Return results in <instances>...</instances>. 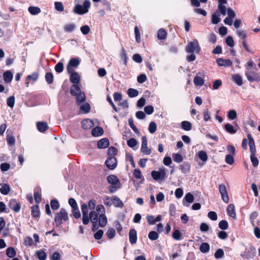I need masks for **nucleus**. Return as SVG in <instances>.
I'll return each instance as SVG.
<instances>
[{
  "mask_svg": "<svg viewBox=\"0 0 260 260\" xmlns=\"http://www.w3.org/2000/svg\"><path fill=\"white\" fill-rule=\"evenodd\" d=\"M70 74V79L74 84L70 88L71 94L76 97V102L78 104L83 103L86 99L85 93L82 92L78 85L80 81V76L78 73L73 71L68 72Z\"/></svg>",
  "mask_w": 260,
  "mask_h": 260,
  "instance_id": "f257e3e1",
  "label": "nucleus"
},
{
  "mask_svg": "<svg viewBox=\"0 0 260 260\" xmlns=\"http://www.w3.org/2000/svg\"><path fill=\"white\" fill-rule=\"evenodd\" d=\"M90 7V2L89 0H85L83 5L77 4L74 8L73 12L78 15H83L88 12Z\"/></svg>",
  "mask_w": 260,
  "mask_h": 260,
  "instance_id": "f03ea898",
  "label": "nucleus"
},
{
  "mask_svg": "<svg viewBox=\"0 0 260 260\" xmlns=\"http://www.w3.org/2000/svg\"><path fill=\"white\" fill-rule=\"evenodd\" d=\"M167 173L168 171L165 168H161L158 171H153L151 176L155 181H164L167 178Z\"/></svg>",
  "mask_w": 260,
  "mask_h": 260,
  "instance_id": "7ed1b4c3",
  "label": "nucleus"
},
{
  "mask_svg": "<svg viewBox=\"0 0 260 260\" xmlns=\"http://www.w3.org/2000/svg\"><path fill=\"white\" fill-rule=\"evenodd\" d=\"M68 219V214L65 209L61 208L55 217L54 221L57 226L61 225L62 221H67Z\"/></svg>",
  "mask_w": 260,
  "mask_h": 260,
  "instance_id": "20e7f679",
  "label": "nucleus"
},
{
  "mask_svg": "<svg viewBox=\"0 0 260 260\" xmlns=\"http://www.w3.org/2000/svg\"><path fill=\"white\" fill-rule=\"evenodd\" d=\"M200 47L199 43L196 39H194L192 41L189 42L186 47V51L187 53H198L200 51Z\"/></svg>",
  "mask_w": 260,
  "mask_h": 260,
  "instance_id": "39448f33",
  "label": "nucleus"
},
{
  "mask_svg": "<svg viewBox=\"0 0 260 260\" xmlns=\"http://www.w3.org/2000/svg\"><path fill=\"white\" fill-rule=\"evenodd\" d=\"M219 191L221 194L223 202L228 203L229 202V197L226 186L223 184L219 185Z\"/></svg>",
  "mask_w": 260,
  "mask_h": 260,
  "instance_id": "423d86ee",
  "label": "nucleus"
},
{
  "mask_svg": "<svg viewBox=\"0 0 260 260\" xmlns=\"http://www.w3.org/2000/svg\"><path fill=\"white\" fill-rule=\"evenodd\" d=\"M81 211L82 213V221L83 223L85 225L89 223V217H88V208L87 204H83L81 205Z\"/></svg>",
  "mask_w": 260,
  "mask_h": 260,
  "instance_id": "0eeeda50",
  "label": "nucleus"
},
{
  "mask_svg": "<svg viewBox=\"0 0 260 260\" xmlns=\"http://www.w3.org/2000/svg\"><path fill=\"white\" fill-rule=\"evenodd\" d=\"M80 63V61L77 58H72L70 60L67 66V70L68 72H72L75 71V68H77Z\"/></svg>",
  "mask_w": 260,
  "mask_h": 260,
  "instance_id": "6e6552de",
  "label": "nucleus"
},
{
  "mask_svg": "<svg viewBox=\"0 0 260 260\" xmlns=\"http://www.w3.org/2000/svg\"><path fill=\"white\" fill-rule=\"evenodd\" d=\"M141 151L145 155H150L151 154V151L147 146V140L146 136H143L142 138Z\"/></svg>",
  "mask_w": 260,
  "mask_h": 260,
  "instance_id": "1a4fd4ad",
  "label": "nucleus"
},
{
  "mask_svg": "<svg viewBox=\"0 0 260 260\" xmlns=\"http://www.w3.org/2000/svg\"><path fill=\"white\" fill-rule=\"evenodd\" d=\"M107 167L110 170H113L117 166V160L114 156H110L105 162Z\"/></svg>",
  "mask_w": 260,
  "mask_h": 260,
  "instance_id": "9d476101",
  "label": "nucleus"
},
{
  "mask_svg": "<svg viewBox=\"0 0 260 260\" xmlns=\"http://www.w3.org/2000/svg\"><path fill=\"white\" fill-rule=\"evenodd\" d=\"M216 62L219 66L229 67L232 65V61L230 59L219 58L216 59Z\"/></svg>",
  "mask_w": 260,
  "mask_h": 260,
  "instance_id": "9b49d317",
  "label": "nucleus"
},
{
  "mask_svg": "<svg viewBox=\"0 0 260 260\" xmlns=\"http://www.w3.org/2000/svg\"><path fill=\"white\" fill-rule=\"evenodd\" d=\"M129 240L132 244L136 243L137 241V233L135 229H131L129 231Z\"/></svg>",
  "mask_w": 260,
  "mask_h": 260,
  "instance_id": "f8f14e48",
  "label": "nucleus"
},
{
  "mask_svg": "<svg viewBox=\"0 0 260 260\" xmlns=\"http://www.w3.org/2000/svg\"><path fill=\"white\" fill-rule=\"evenodd\" d=\"M247 138L249 140V146L250 147L251 154H255L256 152V149L254 140L250 134H247Z\"/></svg>",
  "mask_w": 260,
  "mask_h": 260,
  "instance_id": "ddd939ff",
  "label": "nucleus"
},
{
  "mask_svg": "<svg viewBox=\"0 0 260 260\" xmlns=\"http://www.w3.org/2000/svg\"><path fill=\"white\" fill-rule=\"evenodd\" d=\"M97 145L98 147L100 149L106 148L109 145V140L106 138L102 139L98 141Z\"/></svg>",
  "mask_w": 260,
  "mask_h": 260,
  "instance_id": "4468645a",
  "label": "nucleus"
},
{
  "mask_svg": "<svg viewBox=\"0 0 260 260\" xmlns=\"http://www.w3.org/2000/svg\"><path fill=\"white\" fill-rule=\"evenodd\" d=\"M98 220L99 224L101 227L103 228L106 225L107 223V218L105 214H100Z\"/></svg>",
  "mask_w": 260,
  "mask_h": 260,
  "instance_id": "2eb2a0df",
  "label": "nucleus"
},
{
  "mask_svg": "<svg viewBox=\"0 0 260 260\" xmlns=\"http://www.w3.org/2000/svg\"><path fill=\"white\" fill-rule=\"evenodd\" d=\"M89 220L92 223H97L98 220V215L96 211H91L88 215Z\"/></svg>",
  "mask_w": 260,
  "mask_h": 260,
  "instance_id": "dca6fc26",
  "label": "nucleus"
},
{
  "mask_svg": "<svg viewBox=\"0 0 260 260\" xmlns=\"http://www.w3.org/2000/svg\"><path fill=\"white\" fill-rule=\"evenodd\" d=\"M227 213L228 215L234 219L236 218V214L235 210V207L233 204H230L227 208Z\"/></svg>",
  "mask_w": 260,
  "mask_h": 260,
  "instance_id": "f3484780",
  "label": "nucleus"
},
{
  "mask_svg": "<svg viewBox=\"0 0 260 260\" xmlns=\"http://www.w3.org/2000/svg\"><path fill=\"white\" fill-rule=\"evenodd\" d=\"M103 129L101 127L96 126L92 129L91 134L94 137H99L103 135Z\"/></svg>",
  "mask_w": 260,
  "mask_h": 260,
  "instance_id": "a211bd4d",
  "label": "nucleus"
},
{
  "mask_svg": "<svg viewBox=\"0 0 260 260\" xmlns=\"http://www.w3.org/2000/svg\"><path fill=\"white\" fill-rule=\"evenodd\" d=\"M82 126L84 129H89L93 126V123L90 119H84L82 121Z\"/></svg>",
  "mask_w": 260,
  "mask_h": 260,
  "instance_id": "6ab92c4d",
  "label": "nucleus"
},
{
  "mask_svg": "<svg viewBox=\"0 0 260 260\" xmlns=\"http://www.w3.org/2000/svg\"><path fill=\"white\" fill-rule=\"evenodd\" d=\"M37 126L38 131L40 132H44L48 128L47 123L42 121L38 122L37 124Z\"/></svg>",
  "mask_w": 260,
  "mask_h": 260,
  "instance_id": "aec40b11",
  "label": "nucleus"
},
{
  "mask_svg": "<svg viewBox=\"0 0 260 260\" xmlns=\"http://www.w3.org/2000/svg\"><path fill=\"white\" fill-rule=\"evenodd\" d=\"M220 14L219 11L216 10L212 15V23L215 24H217L220 21Z\"/></svg>",
  "mask_w": 260,
  "mask_h": 260,
  "instance_id": "412c9836",
  "label": "nucleus"
},
{
  "mask_svg": "<svg viewBox=\"0 0 260 260\" xmlns=\"http://www.w3.org/2000/svg\"><path fill=\"white\" fill-rule=\"evenodd\" d=\"M127 145L134 150L138 149V142L135 138H131L127 141Z\"/></svg>",
  "mask_w": 260,
  "mask_h": 260,
  "instance_id": "4be33fe9",
  "label": "nucleus"
},
{
  "mask_svg": "<svg viewBox=\"0 0 260 260\" xmlns=\"http://www.w3.org/2000/svg\"><path fill=\"white\" fill-rule=\"evenodd\" d=\"M112 205L116 207L122 208L123 207V203L122 201L117 197H113Z\"/></svg>",
  "mask_w": 260,
  "mask_h": 260,
  "instance_id": "5701e85b",
  "label": "nucleus"
},
{
  "mask_svg": "<svg viewBox=\"0 0 260 260\" xmlns=\"http://www.w3.org/2000/svg\"><path fill=\"white\" fill-rule=\"evenodd\" d=\"M4 79L5 82L10 83L12 81L13 76L10 71H7L3 74Z\"/></svg>",
  "mask_w": 260,
  "mask_h": 260,
  "instance_id": "b1692460",
  "label": "nucleus"
},
{
  "mask_svg": "<svg viewBox=\"0 0 260 260\" xmlns=\"http://www.w3.org/2000/svg\"><path fill=\"white\" fill-rule=\"evenodd\" d=\"M28 11L32 15H36L41 13V9L38 7L30 6L28 8Z\"/></svg>",
  "mask_w": 260,
  "mask_h": 260,
  "instance_id": "393cba45",
  "label": "nucleus"
},
{
  "mask_svg": "<svg viewBox=\"0 0 260 260\" xmlns=\"http://www.w3.org/2000/svg\"><path fill=\"white\" fill-rule=\"evenodd\" d=\"M76 28V25L73 23H69L64 25L63 27L64 30L67 32L73 31Z\"/></svg>",
  "mask_w": 260,
  "mask_h": 260,
  "instance_id": "a878e982",
  "label": "nucleus"
},
{
  "mask_svg": "<svg viewBox=\"0 0 260 260\" xmlns=\"http://www.w3.org/2000/svg\"><path fill=\"white\" fill-rule=\"evenodd\" d=\"M190 166L188 162H184L179 166V169L182 173L184 174L187 173L190 171Z\"/></svg>",
  "mask_w": 260,
  "mask_h": 260,
  "instance_id": "bb28decb",
  "label": "nucleus"
},
{
  "mask_svg": "<svg viewBox=\"0 0 260 260\" xmlns=\"http://www.w3.org/2000/svg\"><path fill=\"white\" fill-rule=\"evenodd\" d=\"M233 81L238 86H241L243 84V79L239 74H234L232 76Z\"/></svg>",
  "mask_w": 260,
  "mask_h": 260,
  "instance_id": "cd10ccee",
  "label": "nucleus"
},
{
  "mask_svg": "<svg viewBox=\"0 0 260 260\" xmlns=\"http://www.w3.org/2000/svg\"><path fill=\"white\" fill-rule=\"evenodd\" d=\"M108 182L112 185H117L119 183L118 178L114 175H109L107 177Z\"/></svg>",
  "mask_w": 260,
  "mask_h": 260,
  "instance_id": "c85d7f7f",
  "label": "nucleus"
},
{
  "mask_svg": "<svg viewBox=\"0 0 260 260\" xmlns=\"http://www.w3.org/2000/svg\"><path fill=\"white\" fill-rule=\"evenodd\" d=\"M167 36V31L163 28H160L158 30L157 38L158 40H165Z\"/></svg>",
  "mask_w": 260,
  "mask_h": 260,
  "instance_id": "c756f323",
  "label": "nucleus"
},
{
  "mask_svg": "<svg viewBox=\"0 0 260 260\" xmlns=\"http://www.w3.org/2000/svg\"><path fill=\"white\" fill-rule=\"evenodd\" d=\"M36 255L39 260H46L47 258V254L43 250H37L36 252Z\"/></svg>",
  "mask_w": 260,
  "mask_h": 260,
  "instance_id": "7c9ffc66",
  "label": "nucleus"
},
{
  "mask_svg": "<svg viewBox=\"0 0 260 260\" xmlns=\"http://www.w3.org/2000/svg\"><path fill=\"white\" fill-rule=\"evenodd\" d=\"M193 82L195 85L202 86L204 83V80L202 77L196 76L194 78Z\"/></svg>",
  "mask_w": 260,
  "mask_h": 260,
  "instance_id": "2f4dec72",
  "label": "nucleus"
},
{
  "mask_svg": "<svg viewBox=\"0 0 260 260\" xmlns=\"http://www.w3.org/2000/svg\"><path fill=\"white\" fill-rule=\"evenodd\" d=\"M31 215L35 218H37L39 216L40 210H39V206L38 205H36V206L32 207Z\"/></svg>",
  "mask_w": 260,
  "mask_h": 260,
  "instance_id": "473e14b6",
  "label": "nucleus"
},
{
  "mask_svg": "<svg viewBox=\"0 0 260 260\" xmlns=\"http://www.w3.org/2000/svg\"><path fill=\"white\" fill-rule=\"evenodd\" d=\"M198 156L203 161H206L208 160V155L205 151L201 150L198 153Z\"/></svg>",
  "mask_w": 260,
  "mask_h": 260,
  "instance_id": "72a5a7b5",
  "label": "nucleus"
},
{
  "mask_svg": "<svg viewBox=\"0 0 260 260\" xmlns=\"http://www.w3.org/2000/svg\"><path fill=\"white\" fill-rule=\"evenodd\" d=\"M210 246L207 243L204 242L201 244L200 247V250L203 253H207L209 251Z\"/></svg>",
  "mask_w": 260,
  "mask_h": 260,
  "instance_id": "f704fd0d",
  "label": "nucleus"
},
{
  "mask_svg": "<svg viewBox=\"0 0 260 260\" xmlns=\"http://www.w3.org/2000/svg\"><path fill=\"white\" fill-rule=\"evenodd\" d=\"M6 254L8 257L13 258L16 255V253L13 247H10L7 249Z\"/></svg>",
  "mask_w": 260,
  "mask_h": 260,
  "instance_id": "c9c22d12",
  "label": "nucleus"
},
{
  "mask_svg": "<svg viewBox=\"0 0 260 260\" xmlns=\"http://www.w3.org/2000/svg\"><path fill=\"white\" fill-rule=\"evenodd\" d=\"M181 128L185 131H190L191 128V123L187 121H183L181 123Z\"/></svg>",
  "mask_w": 260,
  "mask_h": 260,
  "instance_id": "e433bc0d",
  "label": "nucleus"
},
{
  "mask_svg": "<svg viewBox=\"0 0 260 260\" xmlns=\"http://www.w3.org/2000/svg\"><path fill=\"white\" fill-rule=\"evenodd\" d=\"M225 130L231 134H234L237 132V130L230 123H227L224 126Z\"/></svg>",
  "mask_w": 260,
  "mask_h": 260,
  "instance_id": "4c0bfd02",
  "label": "nucleus"
},
{
  "mask_svg": "<svg viewBox=\"0 0 260 260\" xmlns=\"http://www.w3.org/2000/svg\"><path fill=\"white\" fill-rule=\"evenodd\" d=\"M10 188L9 185L6 184L3 185L0 188L1 192L4 195L8 194V193L10 191Z\"/></svg>",
  "mask_w": 260,
  "mask_h": 260,
  "instance_id": "58836bf2",
  "label": "nucleus"
},
{
  "mask_svg": "<svg viewBox=\"0 0 260 260\" xmlns=\"http://www.w3.org/2000/svg\"><path fill=\"white\" fill-rule=\"evenodd\" d=\"M138 91L134 88H129L127 90V94L130 98H134L138 95Z\"/></svg>",
  "mask_w": 260,
  "mask_h": 260,
  "instance_id": "ea45409f",
  "label": "nucleus"
},
{
  "mask_svg": "<svg viewBox=\"0 0 260 260\" xmlns=\"http://www.w3.org/2000/svg\"><path fill=\"white\" fill-rule=\"evenodd\" d=\"M173 158L174 161L177 163H180L183 161V157L181 154L179 153H173Z\"/></svg>",
  "mask_w": 260,
  "mask_h": 260,
  "instance_id": "a19ab883",
  "label": "nucleus"
},
{
  "mask_svg": "<svg viewBox=\"0 0 260 260\" xmlns=\"http://www.w3.org/2000/svg\"><path fill=\"white\" fill-rule=\"evenodd\" d=\"M158 233L155 231H151L149 233L148 237L149 239L151 240H156L158 238Z\"/></svg>",
  "mask_w": 260,
  "mask_h": 260,
  "instance_id": "79ce46f5",
  "label": "nucleus"
},
{
  "mask_svg": "<svg viewBox=\"0 0 260 260\" xmlns=\"http://www.w3.org/2000/svg\"><path fill=\"white\" fill-rule=\"evenodd\" d=\"M80 110L85 113H88L90 110V106L89 104L87 103L84 104L80 107Z\"/></svg>",
  "mask_w": 260,
  "mask_h": 260,
  "instance_id": "37998d69",
  "label": "nucleus"
},
{
  "mask_svg": "<svg viewBox=\"0 0 260 260\" xmlns=\"http://www.w3.org/2000/svg\"><path fill=\"white\" fill-rule=\"evenodd\" d=\"M121 58L123 60L124 63L126 65L127 63L128 57L126 55V51L124 49L122 48L120 54Z\"/></svg>",
  "mask_w": 260,
  "mask_h": 260,
  "instance_id": "c03bdc74",
  "label": "nucleus"
},
{
  "mask_svg": "<svg viewBox=\"0 0 260 260\" xmlns=\"http://www.w3.org/2000/svg\"><path fill=\"white\" fill-rule=\"evenodd\" d=\"M50 205L53 210H57L60 206L58 201L56 199L52 200L51 201Z\"/></svg>",
  "mask_w": 260,
  "mask_h": 260,
  "instance_id": "a18cd8bd",
  "label": "nucleus"
},
{
  "mask_svg": "<svg viewBox=\"0 0 260 260\" xmlns=\"http://www.w3.org/2000/svg\"><path fill=\"white\" fill-rule=\"evenodd\" d=\"M7 104L11 108L14 107L15 104V98L14 96H11L7 99Z\"/></svg>",
  "mask_w": 260,
  "mask_h": 260,
  "instance_id": "49530a36",
  "label": "nucleus"
},
{
  "mask_svg": "<svg viewBox=\"0 0 260 260\" xmlns=\"http://www.w3.org/2000/svg\"><path fill=\"white\" fill-rule=\"evenodd\" d=\"M225 161L230 165H233L234 162L233 155L227 154L225 156Z\"/></svg>",
  "mask_w": 260,
  "mask_h": 260,
  "instance_id": "de8ad7c7",
  "label": "nucleus"
},
{
  "mask_svg": "<svg viewBox=\"0 0 260 260\" xmlns=\"http://www.w3.org/2000/svg\"><path fill=\"white\" fill-rule=\"evenodd\" d=\"M106 235L109 239H113L115 236V235H116V232H115V230L112 228H110L108 230V231L106 233Z\"/></svg>",
  "mask_w": 260,
  "mask_h": 260,
  "instance_id": "09e8293b",
  "label": "nucleus"
},
{
  "mask_svg": "<svg viewBox=\"0 0 260 260\" xmlns=\"http://www.w3.org/2000/svg\"><path fill=\"white\" fill-rule=\"evenodd\" d=\"M218 226L220 229L225 230L228 228L229 224L226 220H223L219 222Z\"/></svg>",
  "mask_w": 260,
  "mask_h": 260,
  "instance_id": "8fccbe9b",
  "label": "nucleus"
},
{
  "mask_svg": "<svg viewBox=\"0 0 260 260\" xmlns=\"http://www.w3.org/2000/svg\"><path fill=\"white\" fill-rule=\"evenodd\" d=\"M228 118L231 120H234L237 117V112L234 110H230L228 112Z\"/></svg>",
  "mask_w": 260,
  "mask_h": 260,
  "instance_id": "3c124183",
  "label": "nucleus"
},
{
  "mask_svg": "<svg viewBox=\"0 0 260 260\" xmlns=\"http://www.w3.org/2000/svg\"><path fill=\"white\" fill-rule=\"evenodd\" d=\"M54 6L55 9L59 12H62L64 10V7L61 2H56L54 3Z\"/></svg>",
  "mask_w": 260,
  "mask_h": 260,
  "instance_id": "603ef678",
  "label": "nucleus"
},
{
  "mask_svg": "<svg viewBox=\"0 0 260 260\" xmlns=\"http://www.w3.org/2000/svg\"><path fill=\"white\" fill-rule=\"evenodd\" d=\"M184 200L188 203H192L194 201V197L191 193L188 192L185 195Z\"/></svg>",
  "mask_w": 260,
  "mask_h": 260,
  "instance_id": "864d4df0",
  "label": "nucleus"
},
{
  "mask_svg": "<svg viewBox=\"0 0 260 260\" xmlns=\"http://www.w3.org/2000/svg\"><path fill=\"white\" fill-rule=\"evenodd\" d=\"M226 7L225 6H222L221 5H218V11L219 12V14L222 15L223 16H225L226 15Z\"/></svg>",
  "mask_w": 260,
  "mask_h": 260,
  "instance_id": "5fc2aeb1",
  "label": "nucleus"
},
{
  "mask_svg": "<svg viewBox=\"0 0 260 260\" xmlns=\"http://www.w3.org/2000/svg\"><path fill=\"white\" fill-rule=\"evenodd\" d=\"M80 30L83 35H87L90 31L89 26L87 25H85L81 27Z\"/></svg>",
  "mask_w": 260,
  "mask_h": 260,
  "instance_id": "6e6d98bb",
  "label": "nucleus"
},
{
  "mask_svg": "<svg viewBox=\"0 0 260 260\" xmlns=\"http://www.w3.org/2000/svg\"><path fill=\"white\" fill-rule=\"evenodd\" d=\"M38 76L36 73L32 74L31 75H28L26 77V86L27 87L28 86L29 83L27 81L28 79H31L33 81H36L38 79Z\"/></svg>",
  "mask_w": 260,
  "mask_h": 260,
  "instance_id": "4d7b16f0",
  "label": "nucleus"
},
{
  "mask_svg": "<svg viewBox=\"0 0 260 260\" xmlns=\"http://www.w3.org/2000/svg\"><path fill=\"white\" fill-rule=\"evenodd\" d=\"M156 130V123L153 121L149 123V132L151 134H153L155 132Z\"/></svg>",
  "mask_w": 260,
  "mask_h": 260,
  "instance_id": "13d9d810",
  "label": "nucleus"
},
{
  "mask_svg": "<svg viewBox=\"0 0 260 260\" xmlns=\"http://www.w3.org/2000/svg\"><path fill=\"white\" fill-rule=\"evenodd\" d=\"M87 205L88 209L91 211H94L96 206V202L94 200H91L88 202Z\"/></svg>",
  "mask_w": 260,
  "mask_h": 260,
  "instance_id": "bf43d9fd",
  "label": "nucleus"
},
{
  "mask_svg": "<svg viewBox=\"0 0 260 260\" xmlns=\"http://www.w3.org/2000/svg\"><path fill=\"white\" fill-rule=\"evenodd\" d=\"M172 237L174 239L176 240H181V233L178 230H176L174 231L172 234Z\"/></svg>",
  "mask_w": 260,
  "mask_h": 260,
  "instance_id": "052dcab7",
  "label": "nucleus"
},
{
  "mask_svg": "<svg viewBox=\"0 0 260 260\" xmlns=\"http://www.w3.org/2000/svg\"><path fill=\"white\" fill-rule=\"evenodd\" d=\"M45 79L48 84H51L53 82V75L51 73H47L45 75Z\"/></svg>",
  "mask_w": 260,
  "mask_h": 260,
  "instance_id": "680f3d73",
  "label": "nucleus"
},
{
  "mask_svg": "<svg viewBox=\"0 0 260 260\" xmlns=\"http://www.w3.org/2000/svg\"><path fill=\"white\" fill-rule=\"evenodd\" d=\"M63 64L61 62H58L55 67V70L57 73H61L63 71Z\"/></svg>",
  "mask_w": 260,
  "mask_h": 260,
  "instance_id": "e2e57ef3",
  "label": "nucleus"
},
{
  "mask_svg": "<svg viewBox=\"0 0 260 260\" xmlns=\"http://www.w3.org/2000/svg\"><path fill=\"white\" fill-rule=\"evenodd\" d=\"M72 213L73 214V216L76 218H79L81 216V213L78 208V207H77L76 208H72Z\"/></svg>",
  "mask_w": 260,
  "mask_h": 260,
  "instance_id": "0e129e2a",
  "label": "nucleus"
},
{
  "mask_svg": "<svg viewBox=\"0 0 260 260\" xmlns=\"http://www.w3.org/2000/svg\"><path fill=\"white\" fill-rule=\"evenodd\" d=\"M134 31H135V37H136V41L138 43H139L140 42V39H141V35H140L139 29L137 26H135Z\"/></svg>",
  "mask_w": 260,
  "mask_h": 260,
  "instance_id": "69168bd1",
  "label": "nucleus"
},
{
  "mask_svg": "<svg viewBox=\"0 0 260 260\" xmlns=\"http://www.w3.org/2000/svg\"><path fill=\"white\" fill-rule=\"evenodd\" d=\"M224 255L223 250L222 249H218L216 250L214 254V256L216 258H220L222 257Z\"/></svg>",
  "mask_w": 260,
  "mask_h": 260,
  "instance_id": "338daca9",
  "label": "nucleus"
},
{
  "mask_svg": "<svg viewBox=\"0 0 260 260\" xmlns=\"http://www.w3.org/2000/svg\"><path fill=\"white\" fill-rule=\"evenodd\" d=\"M225 42L228 46L233 47L234 46V41L231 36H229L225 40Z\"/></svg>",
  "mask_w": 260,
  "mask_h": 260,
  "instance_id": "774afa93",
  "label": "nucleus"
}]
</instances>
